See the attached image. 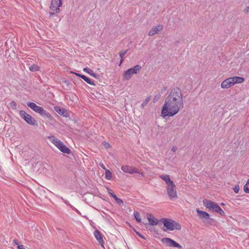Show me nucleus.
Masks as SVG:
<instances>
[{
    "mask_svg": "<svg viewBox=\"0 0 249 249\" xmlns=\"http://www.w3.org/2000/svg\"><path fill=\"white\" fill-rule=\"evenodd\" d=\"M183 100L180 89H173L165 99L161 110L163 117L173 116L183 108Z\"/></svg>",
    "mask_w": 249,
    "mask_h": 249,
    "instance_id": "f257e3e1",
    "label": "nucleus"
},
{
    "mask_svg": "<svg viewBox=\"0 0 249 249\" xmlns=\"http://www.w3.org/2000/svg\"><path fill=\"white\" fill-rule=\"evenodd\" d=\"M163 224L164 227L166 229H163L164 231L167 230L173 231L174 230H180L181 228V225L174 221V220L163 218L161 219Z\"/></svg>",
    "mask_w": 249,
    "mask_h": 249,
    "instance_id": "f03ea898",
    "label": "nucleus"
},
{
    "mask_svg": "<svg viewBox=\"0 0 249 249\" xmlns=\"http://www.w3.org/2000/svg\"><path fill=\"white\" fill-rule=\"evenodd\" d=\"M203 203L205 207L210 210L217 213L221 215L225 214L224 211L215 202L208 199H204Z\"/></svg>",
    "mask_w": 249,
    "mask_h": 249,
    "instance_id": "7ed1b4c3",
    "label": "nucleus"
},
{
    "mask_svg": "<svg viewBox=\"0 0 249 249\" xmlns=\"http://www.w3.org/2000/svg\"><path fill=\"white\" fill-rule=\"evenodd\" d=\"M50 141L62 152L66 154H70L71 150L67 147L62 142L54 136L49 138Z\"/></svg>",
    "mask_w": 249,
    "mask_h": 249,
    "instance_id": "20e7f679",
    "label": "nucleus"
},
{
    "mask_svg": "<svg viewBox=\"0 0 249 249\" xmlns=\"http://www.w3.org/2000/svg\"><path fill=\"white\" fill-rule=\"evenodd\" d=\"M27 106L35 112L40 114L42 116H45L48 118H51L52 117L50 114L44 109L42 107L37 106L34 103L28 102L27 103Z\"/></svg>",
    "mask_w": 249,
    "mask_h": 249,
    "instance_id": "39448f33",
    "label": "nucleus"
},
{
    "mask_svg": "<svg viewBox=\"0 0 249 249\" xmlns=\"http://www.w3.org/2000/svg\"><path fill=\"white\" fill-rule=\"evenodd\" d=\"M141 68L142 67L140 65H137L133 68H131L124 71L123 74V80H129L130 79H131V78L134 74H137L139 72Z\"/></svg>",
    "mask_w": 249,
    "mask_h": 249,
    "instance_id": "423d86ee",
    "label": "nucleus"
},
{
    "mask_svg": "<svg viewBox=\"0 0 249 249\" xmlns=\"http://www.w3.org/2000/svg\"><path fill=\"white\" fill-rule=\"evenodd\" d=\"M19 115L28 124L34 126L37 125L36 119L30 115L27 114L25 111H20Z\"/></svg>",
    "mask_w": 249,
    "mask_h": 249,
    "instance_id": "0eeeda50",
    "label": "nucleus"
},
{
    "mask_svg": "<svg viewBox=\"0 0 249 249\" xmlns=\"http://www.w3.org/2000/svg\"><path fill=\"white\" fill-rule=\"evenodd\" d=\"M121 170L125 173L130 174H138L142 177L144 176V174L141 172L138 168L128 165H123L121 167Z\"/></svg>",
    "mask_w": 249,
    "mask_h": 249,
    "instance_id": "6e6552de",
    "label": "nucleus"
},
{
    "mask_svg": "<svg viewBox=\"0 0 249 249\" xmlns=\"http://www.w3.org/2000/svg\"><path fill=\"white\" fill-rule=\"evenodd\" d=\"M166 189L170 199H173L177 197L176 187L174 183L167 186Z\"/></svg>",
    "mask_w": 249,
    "mask_h": 249,
    "instance_id": "1a4fd4ad",
    "label": "nucleus"
},
{
    "mask_svg": "<svg viewBox=\"0 0 249 249\" xmlns=\"http://www.w3.org/2000/svg\"><path fill=\"white\" fill-rule=\"evenodd\" d=\"M161 241L162 243L166 244L168 247H176L178 248H182L180 244L176 242L174 240L168 237L162 238Z\"/></svg>",
    "mask_w": 249,
    "mask_h": 249,
    "instance_id": "9d476101",
    "label": "nucleus"
},
{
    "mask_svg": "<svg viewBox=\"0 0 249 249\" xmlns=\"http://www.w3.org/2000/svg\"><path fill=\"white\" fill-rule=\"evenodd\" d=\"M62 5L61 0H52L50 9L56 13L59 12V7Z\"/></svg>",
    "mask_w": 249,
    "mask_h": 249,
    "instance_id": "9b49d317",
    "label": "nucleus"
},
{
    "mask_svg": "<svg viewBox=\"0 0 249 249\" xmlns=\"http://www.w3.org/2000/svg\"><path fill=\"white\" fill-rule=\"evenodd\" d=\"M163 29V26L161 24H158L156 26H154L149 31L148 33L149 36H153L155 34H158L160 32L162 31Z\"/></svg>",
    "mask_w": 249,
    "mask_h": 249,
    "instance_id": "f8f14e48",
    "label": "nucleus"
},
{
    "mask_svg": "<svg viewBox=\"0 0 249 249\" xmlns=\"http://www.w3.org/2000/svg\"><path fill=\"white\" fill-rule=\"evenodd\" d=\"M94 235L96 239L98 241L99 244L104 247V242L103 239V236L101 232L97 230L94 231Z\"/></svg>",
    "mask_w": 249,
    "mask_h": 249,
    "instance_id": "ddd939ff",
    "label": "nucleus"
},
{
    "mask_svg": "<svg viewBox=\"0 0 249 249\" xmlns=\"http://www.w3.org/2000/svg\"><path fill=\"white\" fill-rule=\"evenodd\" d=\"M232 86L233 85L230 77L224 80L221 84V88L223 89H227Z\"/></svg>",
    "mask_w": 249,
    "mask_h": 249,
    "instance_id": "4468645a",
    "label": "nucleus"
},
{
    "mask_svg": "<svg viewBox=\"0 0 249 249\" xmlns=\"http://www.w3.org/2000/svg\"><path fill=\"white\" fill-rule=\"evenodd\" d=\"M54 109L57 113L64 117H67L69 116V112L64 108H60L59 107H55Z\"/></svg>",
    "mask_w": 249,
    "mask_h": 249,
    "instance_id": "2eb2a0df",
    "label": "nucleus"
},
{
    "mask_svg": "<svg viewBox=\"0 0 249 249\" xmlns=\"http://www.w3.org/2000/svg\"><path fill=\"white\" fill-rule=\"evenodd\" d=\"M147 219L149 224L151 226H156L158 224V220L152 214L147 215Z\"/></svg>",
    "mask_w": 249,
    "mask_h": 249,
    "instance_id": "dca6fc26",
    "label": "nucleus"
},
{
    "mask_svg": "<svg viewBox=\"0 0 249 249\" xmlns=\"http://www.w3.org/2000/svg\"><path fill=\"white\" fill-rule=\"evenodd\" d=\"M160 178L164 181L167 185V186L174 183L173 181L170 179V177L168 175H161L160 176Z\"/></svg>",
    "mask_w": 249,
    "mask_h": 249,
    "instance_id": "f3484780",
    "label": "nucleus"
},
{
    "mask_svg": "<svg viewBox=\"0 0 249 249\" xmlns=\"http://www.w3.org/2000/svg\"><path fill=\"white\" fill-rule=\"evenodd\" d=\"M196 212L201 219H208L210 218V214L208 213L199 209H197Z\"/></svg>",
    "mask_w": 249,
    "mask_h": 249,
    "instance_id": "a211bd4d",
    "label": "nucleus"
},
{
    "mask_svg": "<svg viewBox=\"0 0 249 249\" xmlns=\"http://www.w3.org/2000/svg\"><path fill=\"white\" fill-rule=\"evenodd\" d=\"M230 78L233 86L236 84L242 83L245 80L244 78L238 76L232 77Z\"/></svg>",
    "mask_w": 249,
    "mask_h": 249,
    "instance_id": "6ab92c4d",
    "label": "nucleus"
},
{
    "mask_svg": "<svg viewBox=\"0 0 249 249\" xmlns=\"http://www.w3.org/2000/svg\"><path fill=\"white\" fill-rule=\"evenodd\" d=\"M81 78H82L85 81H86L87 83L89 85L95 86V84L94 83V80L84 75V76H81Z\"/></svg>",
    "mask_w": 249,
    "mask_h": 249,
    "instance_id": "aec40b11",
    "label": "nucleus"
},
{
    "mask_svg": "<svg viewBox=\"0 0 249 249\" xmlns=\"http://www.w3.org/2000/svg\"><path fill=\"white\" fill-rule=\"evenodd\" d=\"M83 71L85 72L90 74V75L92 76L93 77L96 78L97 76V74L93 72V70H92L91 69H90L89 68L87 67V68H84Z\"/></svg>",
    "mask_w": 249,
    "mask_h": 249,
    "instance_id": "412c9836",
    "label": "nucleus"
},
{
    "mask_svg": "<svg viewBox=\"0 0 249 249\" xmlns=\"http://www.w3.org/2000/svg\"><path fill=\"white\" fill-rule=\"evenodd\" d=\"M29 69L32 71H39L40 67L37 65L33 64L29 67Z\"/></svg>",
    "mask_w": 249,
    "mask_h": 249,
    "instance_id": "4be33fe9",
    "label": "nucleus"
},
{
    "mask_svg": "<svg viewBox=\"0 0 249 249\" xmlns=\"http://www.w3.org/2000/svg\"><path fill=\"white\" fill-rule=\"evenodd\" d=\"M112 177V173L108 170H106L105 178L107 179L110 180Z\"/></svg>",
    "mask_w": 249,
    "mask_h": 249,
    "instance_id": "5701e85b",
    "label": "nucleus"
},
{
    "mask_svg": "<svg viewBox=\"0 0 249 249\" xmlns=\"http://www.w3.org/2000/svg\"><path fill=\"white\" fill-rule=\"evenodd\" d=\"M134 216L138 222L141 221V217L139 212L135 211L134 212Z\"/></svg>",
    "mask_w": 249,
    "mask_h": 249,
    "instance_id": "b1692460",
    "label": "nucleus"
},
{
    "mask_svg": "<svg viewBox=\"0 0 249 249\" xmlns=\"http://www.w3.org/2000/svg\"><path fill=\"white\" fill-rule=\"evenodd\" d=\"M149 101H150V97H147L146 98V99L142 102V103L141 105L142 107V108H144L147 105V104L148 103Z\"/></svg>",
    "mask_w": 249,
    "mask_h": 249,
    "instance_id": "393cba45",
    "label": "nucleus"
},
{
    "mask_svg": "<svg viewBox=\"0 0 249 249\" xmlns=\"http://www.w3.org/2000/svg\"><path fill=\"white\" fill-rule=\"evenodd\" d=\"M107 192L110 196L112 197L114 199L116 198L117 196L112 192L110 189H108Z\"/></svg>",
    "mask_w": 249,
    "mask_h": 249,
    "instance_id": "a878e982",
    "label": "nucleus"
},
{
    "mask_svg": "<svg viewBox=\"0 0 249 249\" xmlns=\"http://www.w3.org/2000/svg\"><path fill=\"white\" fill-rule=\"evenodd\" d=\"M114 199L116 200V201L118 203V204L119 205H122L123 204V201L121 199L116 197V198H115Z\"/></svg>",
    "mask_w": 249,
    "mask_h": 249,
    "instance_id": "bb28decb",
    "label": "nucleus"
},
{
    "mask_svg": "<svg viewBox=\"0 0 249 249\" xmlns=\"http://www.w3.org/2000/svg\"><path fill=\"white\" fill-rule=\"evenodd\" d=\"M10 106L13 109H16L17 108V103L14 101L10 103Z\"/></svg>",
    "mask_w": 249,
    "mask_h": 249,
    "instance_id": "cd10ccee",
    "label": "nucleus"
},
{
    "mask_svg": "<svg viewBox=\"0 0 249 249\" xmlns=\"http://www.w3.org/2000/svg\"><path fill=\"white\" fill-rule=\"evenodd\" d=\"M128 51V50L124 51V52H121L120 53V56L121 58H124V56L125 55V54L127 53Z\"/></svg>",
    "mask_w": 249,
    "mask_h": 249,
    "instance_id": "c85d7f7f",
    "label": "nucleus"
},
{
    "mask_svg": "<svg viewBox=\"0 0 249 249\" xmlns=\"http://www.w3.org/2000/svg\"><path fill=\"white\" fill-rule=\"evenodd\" d=\"M59 198H60L66 205H67L68 206H70L71 205L70 204V203L67 200L64 199L62 197L59 196Z\"/></svg>",
    "mask_w": 249,
    "mask_h": 249,
    "instance_id": "c756f323",
    "label": "nucleus"
},
{
    "mask_svg": "<svg viewBox=\"0 0 249 249\" xmlns=\"http://www.w3.org/2000/svg\"><path fill=\"white\" fill-rule=\"evenodd\" d=\"M244 190L246 193H249V188L248 185H245L244 186Z\"/></svg>",
    "mask_w": 249,
    "mask_h": 249,
    "instance_id": "7c9ffc66",
    "label": "nucleus"
},
{
    "mask_svg": "<svg viewBox=\"0 0 249 249\" xmlns=\"http://www.w3.org/2000/svg\"><path fill=\"white\" fill-rule=\"evenodd\" d=\"M233 189L234 192L235 193L237 194V193H238V192L239 191L240 188H239V186H235V187H234Z\"/></svg>",
    "mask_w": 249,
    "mask_h": 249,
    "instance_id": "2f4dec72",
    "label": "nucleus"
},
{
    "mask_svg": "<svg viewBox=\"0 0 249 249\" xmlns=\"http://www.w3.org/2000/svg\"><path fill=\"white\" fill-rule=\"evenodd\" d=\"M178 149V148L176 146H173L171 148V151L173 152H175Z\"/></svg>",
    "mask_w": 249,
    "mask_h": 249,
    "instance_id": "473e14b6",
    "label": "nucleus"
},
{
    "mask_svg": "<svg viewBox=\"0 0 249 249\" xmlns=\"http://www.w3.org/2000/svg\"><path fill=\"white\" fill-rule=\"evenodd\" d=\"M136 233L138 236H139L141 238L145 239L143 235H142L140 232L136 231Z\"/></svg>",
    "mask_w": 249,
    "mask_h": 249,
    "instance_id": "72a5a7b5",
    "label": "nucleus"
},
{
    "mask_svg": "<svg viewBox=\"0 0 249 249\" xmlns=\"http://www.w3.org/2000/svg\"><path fill=\"white\" fill-rule=\"evenodd\" d=\"M72 210H74L75 211H76V212L77 213H79V211L73 206H72L71 205H70L69 206Z\"/></svg>",
    "mask_w": 249,
    "mask_h": 249,
    "instance_id": "f704fd0d",
    "label": "nucleus"
},
{
    "mask_svg": "<svg viewBox=\"0 0 249 249\" xmlns=\"http://www.w3.org/2000/svg\"><path fill=\"white\" fill-rule=\"evenodd\" d=\"M18 249H25L24 246L22 245H18Z\"/></svg>",
    "mask_w": 249,
    "mask_h": 249,
    "instance_id": "c9c22d12",
    "label": "nucleus"
},
{
    "mask_svg": "<svg viewBox=\"0 0 249 249\" xmlns=\"http://www.w3.org/2000/svg\"><path fill=\"white\" fill-rule=\"evenodd\" d=\"M13 243L15 244V245H19L18 244V241L17 240V239H14L13 240Z\"/></svg>",
    "mask_w": 249,
    "mask_h": 249,
    "instance_id": "e433bc0d",
    "label": "nucleus"
},
{
    "mask_svg": "<svg viewBox=\"0 0 249 249\" xmlns=\"http://www.w3.org/2000/svg\"><path fill=\"white\" fill-rule=\"evenodd\" d=\"M100 166H101V167L104 170H107L105 166H104V165L103 164V163H100Z\"/></svg>",
    "mask_w": 249,
    "mask_h": 249,
    "instance_id": "4c0bfd02",
    "label": "nucleus"
},
{
    "mask_svg": "<svg viewBox=\"0 0 249 249\" xmlns=\"http://www.w3.org/2000/svg\"><path fill=\"white\" fill-rule=\"evenodd\" d=\"M75 74V75H76L77 76L80 77L81 78V76H84V75H82V74H79V73H74Z\"/></svg>",
    "mask_w": 249,
    "mask_h": 249,
    "instance_id": "58836bf2",
    "label": "nucleus"
},
{
    "mask_svg": "<svg viewBox=\"0 0 249 249\" xmlns=\"http://www.w3.org/2000/svg\"><path fill=\"white\" fill-rule=\"evenodd\" d=\"M124 58H121L120 62L119 64V65H121L122 62H123Z\"/></svg>",
    "mask_w": 249,
    "mask_h": 249,
    "instance_id": "ea45409f",
    "label": "nucleus"
},
{
    "mask_svg": "<svg viewBox=\"0 0 249 249\" xmlns=\"http://www.w3.org/2000/svg\"><path fill=\"white\" fill-rule=\"evenodd\" d=\"M245 185H249V178L248 179L247 183Z\"/></svg>",
    "mask_w": 249,
    "mask_h": 249,
    "instance_id": "a19ab883",
    "label": "nucleus"
},
{
    "mask_svg": "<svg viewBox=\"0 0 249 249\" xmlns=\"http://www.w3.org/2000/svg\"><path fill=\"white\" fill-rule=\"evenodd\" d=\"M105 145L106 147H108V146H109V144L107 143L105 144Z\"/></svg>",
    "mask_w": 249,
    "mask_h": 249,
    "instance_id": "79ce46f5",
    "label": "nucleus"
},
{
    "mask_svg": "<svg viewBox=\"0 0 249 249\" xmlns=\"http://www.w3.org/2000/svg\"><path fill=\"white\" fill-rule=\"evenodd\" d=\"M248 9H249V7H248Z\"/></svg>",
    "mask_w": 249,
    "mask_h": 249,
    "instance_id": "37998d69",
    "label": "nucleus"
}]
</instances>
